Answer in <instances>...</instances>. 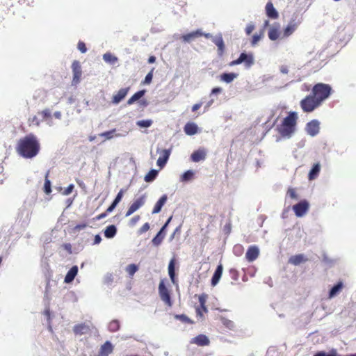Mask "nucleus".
I'll return each mask as SVG.
<instances>
[{
	"label": "nucleus",
	"instance_id": "obj_59",
	"mask_svg": "<svg viewBox=\"0 0 356 356\" xmlns=\"http://www.w3.org/2000/svg\"><path fill=\"white\" fill-rule=\"evenodd\" d=\"M202 106V103L195 104L192 106V111L195 112Z\"/></svg>",
	"mask_w": 356,
	"mask_h": 356
},
{
	"label": "nucleus",
	"instance_id": "obj_24",
	"mask_svg": "<svg viewBox=\"0 0 356 356\" xmlns=\"http://www.w3.org/2000/svg\"><path fill=\"white\" fill-rule=\"evenodd\" d=\"M113 350V346L112 343L107 341L103 345H102L100 350L99 351V353H102L105 356H108Z\"/></svg>",
	"mask_w": 356,
	"mask_h": 356
},
{
	"label": "nucleus",
	"instance_id": "obj_21",
	"mask_svg": "<svg viewBox=\"0 0 356 356\" xmlns=\"http://www.w3.org/2000/svg\"><path fill=\"white\" fill-rule=\"evenodd\" d=\"M184 132L188 136H193L197 133L198 127L194 122H188L184 127Z\"/></svg>",
	"mask_w": 356,
	"mask_h": 356
},
{
	"label": "nucleus",
	"instance_id": "obj_37",
	"mask_svg": "<svg viewBox=\"0 0 356 356\" xmlns=\"http://www.w3.org/2000/svg\"><path fill=\"white\" fill-rule=\"evenodd\" d=\"M297 119H298V114L296 112H291V114H290L291 134L295 129V126H296Z\"/></svg>",
	"mask_w": 356,
	"mask_h": 356
},
{
	"label": "nucleus",
	"instance_id": "obj_5",
	"mask_svg": "<svg viewBox=\"0 0 356 356\" xmlns=\"http://www.w3.org/2000/svg\"><path fill=\"white\" fill-rule=\"evenodd\" d=\"M292 209L297 217L302 218L308 212L309 209V203L307 200H303L294 204Z\"/></svg>",
	"mask_w": 356,
	"mask_h": 356
},
{
	"label": "nucleus",
	"instance_id": "obj_2",
	"mask_svg": "<svg viewBox=\"0 0 356 356\" xmlns=\"http://www.w3.org/2000/svg\"><path fill=\"white\" fill-rule=\"evenodd\" d=\"M332 92V87L329 84L318 83L313 86L311 94L322 104L329 98Z\"/></svg>",
	"mask_w": 356,
	"mask_h": 356
},
{
	"label": "nucleus",
	"instance_id": "obj_62",
	"mask_svg": "<svg viewBox=\"0 0 356 356\" xmlns=\"http://www.w3.org/2000/svg\"><path fill=\"white\" fill-rule=\"evenodd\" d=\"M107 214H108V213H106V211H105L104 213H101V214L98 215V216L96 217V218H97V220H101V219H102V218H105V217L107 216Z\"/></svg>",
	"mask_w": 356,
	"mask_h": 356
},
{
	"label": "nucleus",
	"instance_id": "obj_52",
	"mask_svg": "<svg viewBox=\"0 0 356 356\" xmlns=\"http://www.w3.org/2000/svg\"><path fill=\"white\" fill-rule=\"evenodd\" d=\"M74 186L73 184H70L63 191V194L65 195H70L72 191L74 190Z\"/></svg>",
	"mask_w": 356,
	"mask_h": 356
},
{
	"label": "nucleus",
	"instance_id": "obj_23",
	"mask_svg": "<svg viewBox=\"0 0 356 356\" xmlns=\"http://www.w3.org/2000/svg\"><path fill=\"white\" fill-rule=\"evenodd\" d=\"M77 273H78V267L76 266H72L70 269V270L67 272V275H65L64 282L65 283L72 282L74 280L76 275H77Z\"/></svg>",
	"mask_w": 356,
	"mask_h": 356
},
{
	"label": "nucleus",
	"instance_id": "obj_32",
	"mask_svg": "<svg viewBox=\"0 0 356 356\" xmlns=\"http://www.w3.org/2000/svg\"><path fill=\"white\" fill-rule=\"evenodd\" d=\"M280 35V31L278 28L275 26L271 27L268 31V37L272 40H275Z\"/></svg>",
	"mask_w": 356,
	"mask_h": 356
},
{
	"label": "nucleus",
	"instance_id": "obj_46",
	"mask_svg": "<svg viewBox=\"0 0 356 356\" xmlns=\"http://www.w3.org/2000/svg\"><path fill=\"white\" fill-rule=\"evenodd\" d=\"M38 113L42 115L43 120H47L51 117V111L48 108L43 110Z\"/></svg>",
	"mask_w": 356,
	"mask_h": 356
},
{
	"label": "nucleus",
	"instance_id": "obj_61",
	"mask_svg": "<svg viewBox=\"0 0 356 356\" xmlns=\"http://www.w3.org/2000/svg\"><path fill=\"white\" fill-rule=\"evenodd\" d=\"M301 89L303 91H309L310 90V86L308 84L304 83L303 85H302Z\"/></svg>",
	"mask_w": 356,
	"mask_h": 356
},
{
	"label": "nucleus",
	"instance_id": "obj_25",
	"mask_svg": "<svg viewBox=\"0 0 356 356\" xmlns=\"http://www.w3.org/2000/svg\"><path fill=\"white\" fill-rule=\"evenodd\" d=\"M214 44L218 47V54L219 56H222L225 51V43L222 36L216 38L213 40Z\"/></svg>",
	"mask_w": 356,
	"mask_h": 356
},
{
	"label": "nucleus",
	"instance_id": "obj_42",
	"mask_svg": "<svg viewBox=\"0 0 356 356\" xmlns=\"http://www.w3.org/2000/svg\"><path fill=\"white\" fill-rule=\"evenodd\" d=\"M153 123L152 120H138L136 124L140 127H149Z\"/></svg>",
	"mask_w": 356,
	"mask_h": 356
},
{
	"label": "nucleus",
	"instance_id": "obj_63",
	"mask_svg": "<svg viewBox=\"0 0 356 356\" xmlns=\"http://www.w3.org/2000/svg\"><path fill=\"white\" fill-rule=\"evenodd\" d=\"M280 71L284 74L288 73V67L287 66H282L280 68Z\"/></svg>",
	"mask_w": 356,
	"mask_h": 356
},
{
	"label": "nucleus",
	"instance_id": "obj_27",
	"mask_svg": "<svg viewBox=\"0 0 356 356\" xmlns=\"http://www.w3.org/2000/svg\"><path fill=\"white\" fill-rule=\"evenodd\" d=\"M145 93V90H139L132 95L127 101V104H133L135 102L140 99Z\"/></svg>",
	"mask_w": 356,
	"mask_h": 356
},
{
	"label": "nucleus",
	"instance_id": "obj_13",
	"mask_svg": "<svg viewBox=\"0 0 356 356\" xmlns=\"http://www.w3.org/2000/svg\"><path fill=\"white\" fill-rule=\"evenodd\" d=\"M277 130L282 136L289 135V115L284 118L282 124L277 127Z\"/></svg>",
	"mask_w": 356,
	"mask_h": 356
},
{
	"label": "nucleus",
	"instance_id": "obj_22",
	"mask_svg": "<svg viewBox=\"0 0 356 356\" xmlns=\"http://www.w3.org/2000/svg\"><path fill=\"white\" fill-rule=\"evenodd\" d=\"M321 171V165L319 163H315L312 169L310 170L309 175H308V179L309 180H314L316 179Z\"/></svg>",
	"mask_w": 356,
	"mask_h": 356
},
{
	"label": "nucleus",
	"instance_id": "obj_45",
	"mask_svg": "<svg viewBox=\"0 0 356 356\" xmlns=\"http://www.w3.org/2000/svg\"><path fill=\"white\" fill-rule=\"evenodd\" d=\"M199 302L200 303L201 309L204 312H207V307L205 306L206 298H205V296L204 295L200 296V297H199Z\"/></svg>",
	"mask_w": 356,
	"mask_h": 356
},
{
	"label": "nucleus",
	"instance_id": "obj_56",
	"mask_svg": "<svg viewBox=\"0 0 356 356\" xmlns=\"http://www.w3.org/2000/svg\"><path fill=\"white\" fill-rule=\"evenodd\" d=\"M222 89L220 87L214 88L211 90V95H217L221 93Z\"/></svg>",
	"mask_w": 356,
	"mask_h": 356
},
{
	"label": "nucleus",
	"instance_id": "obj_10",
	"mask_svg": "<svg viewBox=\"0 0 356 356\" xmlns=\"http://www.w3.org/2000/svg\"><path fill=\"white\" fill-rule=\"evenodd\" d=\"M145 195L136 199L129 207L127 211L125 213V216L128 217L143 207L145 202Z\"/></svg>",
	"mask_w": 356,
	"mask_h": 356
},
{
	"label": "nucleus",
	"instance_id": "obj_19",
	"mask_svg": "<svg viewBox=\"0 0 356 356\" xmlns=\"http://www.w3.org/2000/svg\"><path fill=\"white\" fill-rule=\"evenodd\" d=\"M168 200L167 195H163L160 199L155 204L153 210L152 211V214L158 213L161 211L163 206L165 204Z\"/></svg>",
	"mask_w": 356,
	"mask_h": 356
},
{
	"label": "nucleus",
	"instance_id": "obj_11",
	"mask_svg": "<svg viewBox=\"0 0 356 356\" xmlns=\"http://www.w3.org/2000/svg\"><path fill=\"white\" fill-rule=\"evenodd\" d=\"M259 255V250L256 245L250 246L245 253V259L249 262H252L256 260Z\"/></svg>",
	"mask_w": 356,
	"mask_h": 356
},
{
	"label": "nucleus",
	"instance_id": "obj_28",
	"mask_svg": "<svg viewBox=\"0 0 356 356\" xmlns=\"http://www.w3.org/2000/svg\"><path fill=\"white\" fill-rule=\"evenodd\" d=\"M237 76L235 73H223L220 76L221 81H225L227 83H231Z\"/></svg>",
	"mask_w": 356,
	"mask_h": 356
},
{
	"label": "nucleus",
	"instance_id": "obj_35",
	"mask_svg": "<svg viewBox=\"0 0 356 356\" xmlns=\"http://www.w3.org/2000/svg\"><path fill=\"white\" fill-rule=\"evenodd\" d=\"M115 131H116V129H113L110 131L101 133L99 134V136L104 137L106 140H110L115 136ZM115 136H117V137L120 136V134H115Z\"/></svg>",
	"mask_w": 356,
	"mask_h": 356
},
{
	"label": "nucleus",
	"instance_id": "obj_4",
	"mask_svg": "<svg viewBox=\"0 0 356 356\" xmlns=\"http://www.w3.org/2000/svg\"><path fill=\"white\" fill-rule=\"evenodd\" d=\"M159 293L161 300L168 307H172V301L171 300L170 292L166 287L163 280L160 281L159 285Z\"/></svg>",
	"mask_w": 356,
	"mask_h": 356
},
{
	"label": "nucleus",
	"instance_id": "obj_48",
	"mask_svg": "<svg viewBox=\"0 0 356 356\" xmlns=\"http://www.w3.org/2000/svg\"><path fill=\"white\" fill-rule=\"evenodd\" d=\"M140 216L139 215L134 216L132 218L130 219L129 222V225L130 227H134L137 222L140 220Z\"/></svg>",
	"mask_w": 356,
	"mask_h": 356
},
{
	"label": "nucleus",
	"instance_id": "obj_43",
	"mask_svg": "<svg viewBox=\"0 0 356 356\" xmlns=\"http://www.w3.org/2000/svg\"><path fill=\"white\" fill-rule=\"evenodd\" d=\"M175 318L177 320H180L181 321L186 323H193V321L188 318L185 314H176Z\"/></svg>",
	"mask_w": 356,
	"mask_h": 356
},
{
	"label": "nucleus",
	"instance_id": "obj_17",
	"mask_svg": "<svg viewBox=\"0 0 356 356\" xmlns=\"http://www.w3.org/2000/svg\"><path fill=\"white\" fill-rule=\"evenodd\" d=\"M207 152L204 149H199L193 152L191 156L193 162H199L206 159Z\"/></svg>",
	"mask_w": 356,
	"mask_h": 356
},
{
	"label": "nucleus",
	"instance_id": "obj_60",
	"mask_svg": "<svg viewBox=\"0 0 356 356\" xmlns=\"http://www.w3.org/2000/svg\"><path fill=\"white\" fill-rule=\"evenodd\" d=\"M102 241V238L99 235H95L94 238V244H99Z\"/></svg>",
	"mask_w": 356,
	"mask_h": 356
},
{
	"label": "nucleus",
	"instance_id": "obj_14",
	"mask_svg": "<svg viewBox=\"0 0 356 356\" xmlns=\"http://www.w3.org/2000/svg\"><path fill=\"white\" fill-rule=\"evenodd\" d=\"M90 330V325L86 323L77 324L74 326L73 332L76 335H82Z\"/></svg>",
	"mask_w": 356,
	"mask_h": 356
},
{
	"label": "nucleus",
	"instance_id": "obj_30",
	"mask_svg": "<svg viewBox=\"0 0 356 356\" xmlns=\"http://www.w3.org/2000/svg\"><path fill=\"white\" fill-rule=\"evenodd\" d=\"M306 261H307V258L302 254L295 255V256L291 257V263H292L294 265H299L301 263H303Z\"/></svg>",
	"mask_w": 356,
	"mask_h": 356
},
{
	"label": "nucleus",
	"instance_id": "obj_20",
	"mask_svg": "<svg viewBox=\"0 0 356 356\" xmlns=\"http://www.w3.org/2000/svg\"><path fill=\"white\" fill-rule=\"evenodd\" d=\"M222 270H223L222 265L221 264H220L217 266V268L213 275V277L211 278V285L212 286H216L218 283V282L222 276Z\"/></svg>",
	"mask_w": 356,
	"mask_h": 356
},
{
	"label": "nucleus",
	"instance_id": "obj_51",
	"mask_svg": "<svg viewBox=\"0 0 356 356\" xmlns=\"http://www.w3.org/2000/svg\"><path fill=\"white\" fill-rule=\"evenodd\" d=\"M153 74H152V70L149 72L145 76V80L143 81V83L145 84H149L151 83L152 80Z\"/></svg>",
	"mask_w": 356,
	"mask_h": 356
},
{
	"label": "nucleus",
	"instance_id": "obj_29",
	"mask_svg": "<svg viewBox=\"0 0 356 356\" xmlns=\"http://www.w3.org/2000/svg\"><path fill=\"white\" fill-rule=\"evenodd\" d=\"M343 284L341 282H339L336 285H334L330 291L329 293V298H332L336 296L342 289Z\"/></svg>",
	"mask_w": 356,
	"mask_h": 356
},
{
	"label": "nucleus",
	"instance_id": "obj_12",
	"mask_svg": "<svg viewBox=\"0 0 356 356\" xmlns=\"http://www.w3.org/2000/svg\"><path fill=\"white\" fill-rule=\"evenodd\" d=\"M170 153H171V149H162L161 152H160V156L159 157V159H157V165L160 167V168H163L169 157H170Z\"/></svg>",
	"mask_w": 356,
	"mask_h": 356
},
{
	"label": "nucleus",
	"instance_id": "obj_34",
	"mask_svg": "<svg viewBox=\"0 0 356 356\" xmlns=\"http://www.w3.org/2000/svg\"><path fill=\"white\" fill-rule=\"evenodd\" d=\"M193 177H194V172L192 170H189L186 171L181 176L180 181L182 182L188 181L192 180L193 179Z\"/></svg>",
	"mask_w": 356,
	"mask_h": 356
},
{
	"label": "nucleus",
	"instance_id": "obj_38",
	"mask_svg": "<svg viewBox=\"0 0 356 356\" xmlns=\"http://www.w3.org/2000/svg\"><path fill=\"white\" fill-rule=\"evenodd\" d=\"M138 270V266L134 264H129L126 267V271L131 277L134 276V275Z\"/></svg>",
	"mask_w": 356,
	"mask_h": 356
},
{
	"label": "nucleus",
	"instance_id": "obj_8",
	"mask_svg": "<svg viewBox=\"0 0 356 356\" xmlns=\"http://www.w3.org/2000/svg\"><path fill=\"white\" fill-rule=\"evenodd\" d=\"M72 70L73 72L72 84L76 86L81 81V77L82 74L81 67L80 63L78 60H74L72 62Z\"/></svg>",
	"mask_w": 356,
	"mask_h": 356
},
{
	"label": "nucleus",
	"instance_id": "obj_53",
	"mask_svg": "<svg viewBox=\"0 0 356 356\" xmlns=\"http://www.w3.org/2000/svg\"><path fill=\"white\" fill-rule=\"evenodd\" d=\"M254 30V25L252 24H249L247 25V26L245 28V33L247 35H250Z\"/></svg>",
	"mask_w": 356,
	"mask_h": 356
},
{
	"label": "nucleus",
	"instance_id": "obj_33",
	"mask_svg": "<svg viewBox=\"0 0 356 356\" xmlns=\"http://www.w3.org/2000/svg\"><path fill=\"white\" fill-rule=\"evenodd\" d=\"M158 175V171L156 170H151L145 176V181L146 182L153 181Z\"/></svg>",
	"mask_w": 356,
	"mask_h": 356
},
{
	"label": "nucleus",
	"instance_id": "obj_3",
	"mask_svg": "<svg viewBox=\"0 0 356 356\" xmlns=\"http://www.w3.org/2000/svg\"><path fill=\"white\" fill-rule=\"evenodd\" d=\"M322 104L312 94L306 96L300 101V106L304 112L310 113L319 107Z\"/></svg>",
	"mask_w": 356,
	"mask_h": 356
},
{
	"label": "nucleus",
	"instance_id": "obj_39",
	"mask_svg": "<svg viewBox=\"0 0 356 356\" xmlns=\"http://www.w3.org/2000/svg\"><path fill=\"white\" fill-rule=\"evenodd\" d=\"M103 58L106 62L110 63H115L118 61V58L111 53L104 54L103 56Z\"/></svg>",
	"mask_w": 356,
	"mask_h": 356
},
{
	"label": "nucleus",
	"instance_id": "obj_44",
	"mask_svg": "<svg viewBox=\"0 0 356 356\" xmlns=\"http://www.w3.org/2000/svg\"><path fill=\"white\" fill-rule=\"evenodd\" d=\"M263 35H264V31H262L260 34H257V33L254 34L252 36V38L251 40L252 46H255L257 44V42L260 40V39L261 38Z\"/></svg>",
	"mask_w": 356,
	"mask_h": 356
},
{
	"label": "nucleus",
	"instance_id": "obj_49",
	"mask_svg": "<svg viewBox=\"0 0 356 356\" xmlns=\"http://www.w3.org/2000/svg\"><path fill=\"white\" fill-rule=\"evenodd\" d=\"M125 192L124 190L123 189H121L118 193L117 194L115 200H113V202L115 203V204H118L121 200H122V198L124 195V193Z\"/></svg>",
	"mask_w": 356,
	"mask_h": 356
},
{
	"label": "nucleus",
	"instance_id": "obj_36",
	"mask_svg": "<svg viewBox=\"0 0 356 356\" xmlns=\"http://www.w3.org/2000/svg\"><path fill=\"white\" fill-rule=\"evenodd\" d=\"M120 323L118 320L111 321L108 326V328L110 332H114L118 331L120 329Z\"/></svg>",
	"mask_w": 356,
	"mask_h": 356
},
{
	"label": "nucleus",
	"instance_id": "obj_1",
	"mask_svg": "<svg viewBox=\"0 0 356 356\" xmlns=\"http://www.w3.org/2000/svg\"><path fill=\"white\" fill-rule=\"evenodd\" d=\"M40 149V142L33 134H29L20 138L16 146L17 154L24 159H32L36 156Z\"/></svg>",
	"mask_w": 356,
	"mask_h": 356
},
{
	"label": "nucleus",
	"instance_id": "obj_57",
	"mask_svg": "<svg viewBox=\"0 0 356 356\" xmlns=\"http://www.w3.org/2000/svg\"><path fill=\"white\" fill-rule=\"evenodd\" d=\"M171 219H172V216H171V217H170V218L168 219L167 222H166L165 223V225L161 227V229H160V231H159V232H161V234H163V232H164L165 229H166V227H167V226H168V223H169V222H170V221L171 220Z\"/></svg>",
	"mask_w": 356,
	"mask_h": 356
},
{
	"label": "nucleus",
	"instance_id": "obj_47",
	"mask_svg": "<svg viewBox=\"0 0 356 356\" xmlns=\"http://www.w3.org/2000/svg\"><path fill=\"white\" fill-rule=\"evenodd\" d=\"M149 224L148 222H145L138 230V234L141 235L143 233L147 232L149 229Z\"/></svg>",
	"mask_w": 356,
	"mask_h": 356
},
{
	"label": "nucleus",
	"instance_id": "obj_55",
	"mask_svg": "<svg viewBox=\"0 0 356 356\" xmlns=\"http://www.w3.org/2000/svg\"><path fill=\"white\" fill-rule=\"evenodd\" d=\"M314 356H338L337 353L334 352V353H325L324 352H320L316 354Z\"/></svg>",
	"mask_w": 356,
	"mask_h": 356
},
{
	"label": "nucleus",
	"instance_id": "obj_64",
	"mask_svg": "<svg viewBox=\"0 0 356 356\" xmlns=\"http://www.w3.org/2000/svg\"><path fill=\"white\" fill-rule=\"evenodd\" d=\"M32 122L35 124L36 125H39L40 124V122L38 119V118L36 116H34L33 118H32Z\"/></svg>",
	"mask_w": 356,
	"mask_h": 356
},
{
	"label": "nucleus",
	"instance_id": "obj_7",
	"mask_svg": "<svg viewBox=\"0 0 356 356\" xmlns=\"http://www.w3.org/2000/svg\"><path fill=\"white\" fill-rule=\"evenodd\" d=\"M202 36H204L206 38H210L211 35L210 33H204L201 29H197L195 31L183 35L181 38L185 42H191L196 38Z\"/></svg>",
	"mask_w": 356,
	"mask_h": 356
},
{
	"label": "nucleus",
	"instance_id": "obj_58",
	"mask_svg": "<svg viewBox=\"0 0 356 356\" xmlns=\"http://www.w3.org/2000/svg\"><path fill=\"white\" fill-rule=\"evenodd\" d=\"M116 206H117V204H115L114 202H113L112 204L106 210V213H109L112 212Z\"/></svg>",
	"mask_w": 356,
	"mask_h": 356
},
{
	"label": "nucleus",
	"instance_id": "obj_40",
	"mask_svg": "<svg viewBox=\"0 0 356 356\" xmlns=\"http://www.w3.org/2000/svg\"><path fill=\"white\" fill-rule=\"evenodd\" d=\"M49 172H47L45 175V181L44 184V191L46 194H49L51 192V182L48 179Z\"/></svg>",
	"mask_w": 356,
	"mask_h": 356
},
{
	"label": "nucleus",
	"instance_id": "obj_31",
	"mask_svg": "<svg viewBox=\"0 0 356 356\" xmlns=\"http://www.w3.org/2000/svg\"><path fill=\"white\" fill-rule=\"evenodd\" d=\"M175 259H171L168 265V274L171 281L175 282Z\"/></svg>",
	"mask_w": 356,
	"mask_h": 356
},
{
	"label": "nucleus",
	"instance_id": "obj_9",
	"mask_svg": "<svg viewBox=\"0 0 356 356\" xmlns=\"http://www.w3.org/2000/svg\"><path fill=\"white\" fill-rule=\"evenodd\" d=\"M305 131L310 136H316L320 131V122L317 120H312L307 122L305 127Z\"/></svg>",
	"mask_w": 356,
	"mask_h": 356
},
{
	"label": "nucleus",
	"instance_id": "obj_50",
	"mask_svg": "<svg viewBox=\"0 0 356 356\" xmlns=\"http://www.w3.org/2000/svg\"><path fill=\"white\" fill-rule=\"evenodd\" d=\"M77 47L81 53H86L87 51L86 44L82 41L78 42Z\"/></svg>",
	"mask_w": 356,
	"mask_h": 356
},
{
	"label": "nucleus",
	"instance_id": "obj_41",
	"mask_svg": "<svg viewBox=\"0 0 356 356\" xmlns=\"http://www.w3.org/2000/svg\"><path fill=\"white\" fill-rule=\"evenodd\" d=\"M164 236L165 234H161V232H158L156 236L152 240L153 245L156 246L159 245L164 238Z\"/></svg>",
	"mask_w": 356,
	"mask_h": 356
},
{
	"label": "nucleus",
	"instance_id": "obj_26",
	"mask_svg": "<svg viewBox=\"0 0 356 356\" xmlns=\"http://www.w3.org/2000/svg\"><path fill=\"white\" fill-rule=\"evenodd\" d=\"M117 233V228L115 225H111L108 226L104 230V236L108 238H111L115 236Z\"/></svg>",
	"mask_w": 356,
	"mask_h": 356
},
{
	"label": "nucleus",
	"instance_id": "obj_54",
	"mask_svg": "<svg viewBox=\"0 0 356 356\" xmlns=\"http://www.w3.org/2000/svg\"><path fill=\"white\" fill-rule=\"evenodd\" d=\"M86 227H87V224H86V223L79 224V225H76L74 227V231H80V230H81V229H85Z\"/></svg>",
	"mask_w": 356,
	"mask_h": 356
},
{
	"label": "nucleus",
	"instance_id": "obj_15",
	"mask_svg": "<svg viewBox=\"0 0 356 356\" xmlns=\"http://www.w3.org/2000/svg\"><path fill=\"white\" fill-rule=\"evenodd\" d=\"M129 90V87L119 90L117 94L113 95L112 102L115 104L120 103L127 96Z\"/></svg>",
	"mask_w": 356,
	"mask_h": 356
},
{
	"label": "nucleus",
	"instance_id": "obj_18",
	"mask_svg": "<svg viewBox=\"0 0 356 356\" xmlns=\"http://www.w3.org/2000/svg\"><path fill=\"white\" fill-rule=\"evenodd\" d=\"M265 10L266 15L269 18L275 19L278 17V13L274 8V6L272 2L270 1L267 3V4L266 5Z\"/></svg>",
	"mask_w": 356,
	"mask_h": 356
},
{
	"label": "nucleus",
	"instance_id": "obj_16",
	"mask_svg": "<svg viewBox=\"0 0 356 356\" xmlns=\"http://www.w3.org/2000/svg\"><path fill=\"white\" fill-rule=\"evenodd\" d=\"M191 343L199 346H205L209 345L210 341L206 335L199 334L192 339Z\"/></svg>",
	"mask_w": 356,
	"mask_h": 356
},
{
	"label": "nucleus",
	"instance_id": "obj_6",
	"mask_svg": "<svg viewBox=\"0 0 356 356\" xmlns=\"http://www.w3.org/2000/svg\"><path fill=\"white\" fill-rule=\"evenodd\" d=\"M242 63H244L245 65L248 67L252 66L254 64L253 55L252 54H247L245 53H241L236 60H232L229 63V65L234 66L241 64Z\"/></svg>",
	"mask_w": 356,
	"mask_h": 356
}]
</instances>
